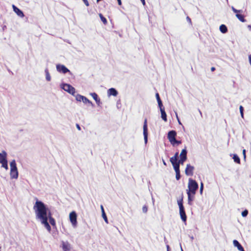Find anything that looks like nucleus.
<instances>
[{
  "mask_svg": "<svg viewBox=\"0 0 251 251\" xmlns=\"http://www.w3.org/2000/svg\"><path fill=\"white\" fill-rule=\"evenodd\" d=\"M33 209L35 211L36 218L40 220L41 224L50 232L51 227L48 222V219L50 224L53 226H56L55 220L52 217L51 212L49 210L43 202L39 201H36L33 206Z\"/></svg>",
  "mask_w": 251,
  "mask_h": 251,
  "instance_id": "obj_1",
  "label": "nucleus"
},
{
  "mask_svg": "<svg viewBox=\"0 0 251 251\" xmlns=\"http://www.w3.org/2000/svg\"><path fill=\"white\" fill-rule=\"evenodd\" d=\"M198 188L199 185L196 181L192 178H189L188 183V189L186 190L189 205H192L193 201L195 199L196 191Z\"/></svg>",
  "mask_w": 251,
  "mask_h": 251,
  "instance_id": "obj_2",
  "label": "nucleus"
},
{
  "mask_svg": "<svg viewBox=\"0 0 251 251\" xmlns=\"http://www.w3.org/2000/svg\"><path fill=\"white\" fill-rule=\"evenodd\" d=\"M179 209V214L181 220L183 222H186L187 220V216L185 213L184 206L183 205V194H181L180 198L177 201Z\"/></svg>",
  "mask_w": 251,
  "mask_h": 251,
  "instance_id": "obj_3",
  "label": "nucleus"
},
{
  "mask_svg": "<svg viewBox=\"0 0 251 251\" xmlns=\"http://www.w3.org/2000/svg\"><path fill=\"white\" fill-rule=\"evenodd\" d=\"M176 132L175 130L170 131L168 133V139L171 144L175 146L176 144L179 145L181 143V141L176 140Z\"/></svg>",
  "mask_w": 251,
  "mask_h": 251,
  "instance_id": "obj_4",
  "label": "nucleus"
},
{
  "mask_svg": "<svg viewBox=\"0 0 251 251\" xmlns=\"http://www.w3.org/2000/svg\"><path fill=\"white\" fill-rule=\"evenodd\" d=\"M0 163L1 164L2 167L8 170V164L7 160V153L5 151L0 153Z\"/></svg>",
  "mask_w": 251,
  "mask_h": 251,
  "instance_id": "obj_5",
  "label": "nucleus"
},
{
  "mask_svg": "<svg viewBox=\"0 0 251 251\" xmlns=\"http://www.w3.org/2000/svg\"><path fill=\"white\" fill-rule=\"evenodd\" d=\"M232 11L235 13L236 17L242 22H245L246 20L245 19L244 16L241 13L243 12L242 10H237L234 7H232Z\"/></svg>",
  "mask_w": 251,
  "mask_h": 251,
  "instance_id": "obj_6",
  "label": "nucleus"
},
{
  "mask_svg": "<svg viewBox=\"0 0 251 251\" xmlns=\"http://www.w3.org/2000/svg\"><path fill=\"white\" fill-rule=\"evenodd\" d=\"M62 88L69 93L74 95L75 93V90L74 87L68 84H64L63 85Z\"/></svg>",
  "mask_w": 251,
  "mask_h": 251,
  "instance_id": "obj_7",
  "label": "nucleus"
},
{
  "mask_svg": "<svg viewBox=\"0 0 251 251\" xmlns=\"http://www.w3.org/2000/svg\"><path fill=\"white\" fill-rule=\"evenodd\" d=\"M77 215L75 211H72L70 213L69 218L70 222L74 226H76L77 225Z\"/></svg>",
  "mask_w": 251,
  "mask_h": 251,
  "instance_id": "obj_8",
  "label": "nucleus"
},
{
  "mask_svg": "<svg viewBox=\"0 0 251 251\" xmlns=\"http://www.w3.org/2000/svg\"><path fill=\"white\" fill-rule=\"evenodd\" d=\"M194 170V167L190 164H187L185 170V173L187 176H192L193 175V172Z\"/></svg>",
  "mask_w": 251,
  "mask_h": 251,
  "instance_id": "obj_9",
  "label": "nucleus"
},
{
  "mask_svg": "<svg viewBox=\"0 0 251 251\" xmlns=\"http://www.w3.org/2000/svg\"><path fill=\"white\" fill-rule=\"evenodd\" d=\"M143 134H144L145 141L146 143H147V140H148V125H147V119H145L144 122Z\"/></svg>",
  "mask_w": 251,
  "mask_h": 251,
  "instance_id": "obj_10",
  "label": "nucleus"
},
{
  "mask_svg": "<svg viewBox=\"0 0 251 251\" xmlns=\"http://www.w3.org/2000/svg\"><path fill=\"white\" fill-rule=\"evenodd\" d=\"M180 159L178 160L181 164L187 159V151L186 149H183L180 154Z\"/></svg>",
  "mask_w": 251,
  "mask_h": 251,
  "instance_id": "obj_11",
  "label": "nucleus"
},
{
  "mask_svg": "<svg viewBox=\"0 0 251 251\" xmlns=\"http://www.w3.org/2000/svg\"><path fill=\"white\" fill-rule=\"evenodd\" d=\"M56 69L58 72L63 73V74H66L69 72V70L63 65H57Z\"/></svg>",
  "mask_w": 251,
  "mask_h": 251,
  "instance_id": "obj_12",
  "label": "nucleus"
},
{
  "mask_svg": "<svg viewBox=\"0 0 251 251\" xmlns=\"http://www.w3.org/2000/svg\"><path fill=\"white\" fill-rule=\"evenodd\" d=\"M12 8L13 9V11L17 14L18 16L19 17L23 18L24 17V14L23 12L18 7H17L15 5H13Z\"/></svg>",
  "mask_w": 251,
  "mask_h": 251,
  "instance_id": "obj_13",
  "label": "nucleus"
},
{
  "mask_svg": "<svg viewBox=\"0 0 251 251\" xmlns=\"http://www.w3.org/2000/svg\"><path fill=\"white\" fill-rule=\"evenodd\" d=\"M233 245L235 247H236L238 249V250L240 251H245L243 247L242 246V245L239 243V242L236 240H234L233 241Z\"/></svg>",
  "mask_w": 251,
  "mask_h": 251,
  "instance_id": "obj_14",
  "label": "nucleus"
},
{
  "mask_svg": "<svg viewBox=\"0 0 251 251\" xmlns=\"http://www.w3.org/2000/svg\"><path fill=\"white\" fill-rule=\"evenodd\" d=\"M171 163H172V165L173 166L174 169L176 172L180 171L179 165H180V164H181V163L179 162V161H178V162L177 161L173 162H171Z\"/></svg>",
  "mask_w": 251,
  "mask_h": 251,
  "instance_id": "obj_15",
  "label": "nucleus"
},
{
  "mask_svg": "<svg viewBox=\"0 0 251 251\" xmlns=\"http://www.w3.org/2000/svg\"><path fill=\"white\" fill-rule=\"evenodd\" d=\"M108 94L109 96H116L118 95V92L115 88H111L108 90Z\"/></svg>",
  "mask_w": 251,
  "mask_h": 251,
  "instance_id": "obj_16",
  "label": "nucleus"
},
{
  "mask_svg": "<svg viewBox=\"0 0 251 251\" xmlns=\"http://www.w3.org/2000/svg\"><path fill=\"white\" fill-rule=\"evenodd\" d=\"M10 176L12 178H17L18 176V170H10Z\"/></svg>",
  "mask_w": 251,
  "mask_h": 251,
  "instance_id": "obj_17",
  "label": "nucleus"
},
{
  "mask_svg": "<svg viewBox=\"0 0 251 251\" xmlns=\"http://www.w3.org/2000/svg\"><path fill=\"white\" fill-rule=\"evenodd\" d=\"M91 95L92 96L93 98L96 101V103L98 105H100V99L98 98V95L96 93H93L91 94Z\"/></svg>",
  "mask_w": 251,
  "mask_h": 251,
  "instance_id": "obj_18",
  "label": "nucleus"
},
{
  "mask_svg": "<svg viewBox=\"0 0 251 251\" xmlns=\"http://www.w3.org/2000/svg\"><path fill=\"white\" fill-rule=\"evenodd\" d=\"M161 118L162 119L165 121L167 122V115L165 112L164 109H161Z\"/></svg>",
  "mask_w": 251,
  "mask_h": 251,
  "instance_id": "obj_19",
  "label": "nucleus"
},
{
  "mask_svg": "<svg viewBox=\"0 0 251 251\" xmlns=\"http://www.w3.org/2000/svg\"><path fill=\"white\" fill-rule=\"evenodd\" d=\"M10 170H17V166L15 160H12L10 164Z\"/></svg>",
  "mask_w": 251,
  "mask_h": 251,
  "instance_id": "obj_20",
  "label": "nucleus"
},
{
  "mask_svg": "<svg viewBox=\"0 0 251 251\" xmlns=\"http://www.w3.org/2000/svg\"><path fill=\"white\" fill-rule=\"evenodd\" d=\"M62 249L64 251H69L70 250V246L68 243L64 242L62 244Z\"/></svg>",
  "mask_w": 251,
  "mask_h": 251,
  "instance_id": "obj_21",
  "label": "nucleus"
},
{
  "mask_svg": "<svg viewBox=\"0 0 251 251\" xmlns=\"http://www.w3.org/2000/svg\"><path fill=\"white\" fill-rule=\"evenodd\" d=\"M220 30L223 33H226L227 32V28L225 25H221L220 26Z\"/></svg>",
  "mask_w": 251,
  "mask_h": 251,
  "instance_id": "obj_22",
  "label": "nucleus"
},
{
  "mask_svg": "<svg viewBox=\"0 0 251 251\" xmlns=\"http://www.w3.org/2000/svg\"><path fill=\"white\" fill-rule=\"evenodd\" d=\"M100 208H101V212H102V216L103 217V218L104 219L105 222L106 223H108V220H107V217H106V214L104 212V208H103V207L102 205H101L100 206Z\"/></svg>",
  "mask_w": 251,
  "mask_h": 251,
  "instance_id": "obj_23",
  "label": "nucleus"
},
{
  "mask_svg": "<svg viewBox=\"0 0 251 251\" xmlns=\"http://www.w3.org/2000/svg\"><path fill=\"white\" fill-rule=\"evenodd\" d=\"M178 152H176V153L175 154L174 156L172 157L170 159V161L171 162H176L177 161V157H178Z\"/></svg>",
  "mask_w": 251,
  "mask_h": 251,
  "instance_id": "obj_24",
  "label": "nucleus"
},
{
  "mask_svg": "<svg viewBox=\"0 0 251 251\" xmlns=\"http://www.w3.org/2000/svg\"><path fill=\"white\" fill-rule=\"evenodd\" d=\"M99 16L100 18V20L103 23V24L106 25L107 24V21L106 19L101 13H100L99 14Z\"/></svg>",
  "mask_w": 251,
  "mask_h": 251,
  "instance_id": "obj_25",
  "label": "nucleus"
},
{
  "mask_svg": "<svg viewBox=\"0 0 251 251\" xmlns=\"http://www.w3.org/2000/svg\"><path fill=\"white\" fill-rule=\"evenodd\" d=\"M233 159L235 162H236L238 164H240V159L237 155L234 154Z\"/></svg>",
  "mask_w": 251,
  "mask_h": 251,
  "instance_id": "obj_26",
  "label": "nucleus"
},
{
  "mask_svg": "<svg viewBox=\"0 0 251 251\" xmlns=\"http://www.w3.org/2000/svg\"><path fill=\"white\" fill-rule=\"evenodd\" d=\"M82 101H83V103H89L92 105H93L92 102L84 96L83 98V100H82Z\"/></svg>",
  "mask_w": 251,
  "mask_h": 251,
  "instance_id": "obj_27",
  "label": "nucleus"
},
{
  "mask_svg": "<svg viewBox=\"0 0 251 251\" xmlns=\"http://www.w3.org/2000/svg\"><path fill=\"white\" fill-rule=\"evenodd\" d=\"M83 97L84 96L78 94L76 96L75 99L76 100L81 101L83 100Z\"/></svg>",
  "mask_w": 251,
  "mask_h": 251,
  "instance_id": "obj_28",
  "label": "nucleus"
},
{
  "mask_svg": "<svg viewBox=\"0 0 251 251\" xmlns=\"http://www.w3.org/2000/svg\"><path fill=\"white\" fill-rule=\"evenodd\" d=\"M46 79L48 80V81H50V79H51V77H50V74L48 72V71H46Z\"/></svg>",
  "mask_w": 251,
  "mask_h": 251,
  "instance_id": "obj_29",
  "label": "nucleus"
},
{
  "mask_svg": "<svg viewBox=\"0 0 251 251\" xmlns=\"http://www.w3.org/2000/svg\"><path fill=\"white\" fill-rule=\"evenodd\" d=\"M176 180H177L180 179V171L176 172Z\"/></svg>",
  "mask_w": 251,
  "mask_h": 251,
  "instance_id": "obj_30",
  "label": "nucleus"
},
{
  "mask_svg": "<svg viewBox=\"0 0 251 251\" xmlns=\"http://www.w3.org/2000/svg\"><path fill=\"white\" fill-rule=\"evenodd\" d=\"M239 109H240L241 115L242 117L243 118V115H244L243 114V110H244L243 107L242 105H240V107H239Z\"/></svg>",
  "mask_w": 251,
  "mask_h": 251,
  "instance_id": "obj_31",
  "label": "nucleus"
},
{
  "mask_svg": "<svg viewBox=\"0 0 251 251\" xmlns=\"http://www.w3.org/2000/svg\"><path fill=\"white\" fill-rule=\"evenodd\" d=\"M248 214V211L247 210H245L242 212V216L243 217H246Z\"/></svg>",
  "mask_w": 251,
  "mask_h": 251,
  "instance_id": "obj_32",
  "label": "nucleus"
},
{
  "mask_svg": "<svg viewBox=\"0 0 251 251\" xmlns=\"http://www.w3.org/2000/svg\"><path fill=\"white\" fill-rule=\"evenodd\" d=\"M158 104L160 110L161 109H164V108L163 107V104L161 100L159 101Z\"/></svg>",
  "mask_w": 251,
  "mask_h": 251,
  "instance_id": "obj_33",
  "label": "nucleus"
},
{
  "mask_svg": "<svg viewBox=\"0 0 251 251\" xmlns=\"http://www.w3.org/2000/svg\"><path fill=\"white\" fill-rule=\"evenodd\" d=\"M142 211L144 213H146L148 211V206L146 205L143 206Z\"/></svg>",
  "mask_w": 251,
  "mask_h": 251,
  "instance_id": "obj_34",
  "label": "nucleus"
},
{
  "mask_svg": "<svg viewBox=\"0 0 251 251\" xmlns=\"http://www.w3.org/2000/svg\"><path fill=\"white\" fill-rule=\"evenodd\" d=\"M155 96H156L157 102H158L159 101L161 100L160 98L159 95V94L158 93H156Z\"/></svg>",
  "mask_w": 251,
  "mask_h": 251,
  "instance_id": "obj_35",
  "label": "nucleus"
},
{
  "mask_svg": "<svg viewBox=\"0 0 251 251\" xmlns=\"http://www.w3.org/2000/svg\"><path fill=\"white\" fill-rule=\"evenodd\" d=\"M203 189V184L202 182H201V186H200V193L201 194L202 193Z\"/></svg>",
  "mask_w": 251,
  "mask_h": 251,
  "instance_id": "obj_36",
  "label": "nucleus"
},
{
  "mask_svg": "<svg viewBox=\"0 0 251 251\" xmlns=\"http://www.w3.org/2000/svg\"><path fill=\"white\" fill-rule=\"evenodd\" d=\"M82 0L87 6H89V4L88 1L87 0Z\"/></svg>",
  "mask_w": 251,
  "mask_h": 251,
  "instance_id": "obj_37",
  "label": "nucleus"
},
{
  "mask_svg": "<svg viewBox=\"0 0 251 251\" xmlns=\"http://www.w3.org/2000/svg\"><path fill=\"white\" fill-rule=\"evenodd\" d=\"M243 154L244 158H246V150L245 149H244L243 150Z\"/></svg>",
  "mask_w": 251,
  "mask_h": 251,
  "instance_id": "obj_38",
  "label": "nucleus"
},
{
  "mask_svg": "<svg viewBox=\"0 0 251 251\" xmlns=\"http://www.w3.org/2000/svg\"><path fill=\"white\" fill-rule=\"evenodd\" d=\"M249 59L250 64L251 65V54L249 55Z\"/></svg>",
  "mask_w": 251,
  "mask_h": 251,
  "instance_id": "obj_39",
  "label": "nucleus"
},
{
  "mask_svg": "<svg viewBox=\"0 0 251 251\" xmlns=\"http://www.w3.org/2000/svg\"><path fill=\"white\" fill-rule=\"evenodd\" d=\"M76 126L77 128L79 130H80L81 129L80 126H79V125L78 124H77L76 125Z\"/></svg>",
  "mask_w": 251,
  "mask_h": 251,
  "instance_id": "obj_40",
  "label": "nucleus"
},
{
  "mask_svg": "<svg viewBox=\"0 0 251 251\" xmlns=\"http://www.w3.org/2000/svg\"><path fill=\"white\" fill-rule=\"evenodd\" d=\"M119 5H121L122 4L121 0H117Z\"/></svg>",
  "mask_w": 251,
  "mask_h": 251,
  "instance_id": "obj_41",
  "label": "nucleus"
},
{
  "mask_svg": "<svg viewBox=\"0 0 251 251\" xmlns=\"http://www.w3.org/2000/svg\"><path fill=\"white\" fill-rule=\"evenodd\" d=\"M215 70V68L214 67H211V71L212 72H213V71H214Z\"/></svg>",
  "mask_w": 251,
  "mask_h": 251,
  "instance_id": "obj_42",
  "label": "nucleus"
},
{
  "mask_svg": "<svg viewBox=\"0 0 251 251\" xmlns=\"http://www.w3.org/2000/svg\"><path fill=\"white\" fill-rule=\"evenodd\" d=\"M187 19L189 22H191V19L189 17H187Z\"/></svg>",
  "mask_w": 251,
  "mask_h": 251,
  "instance_id": "obj_43",
  "label": "nucleus"
},
{
  "mask_svg": "<svg viewBox=\"0 0 251 251\" xmlns=\"http://www.w3.org/2000/svg\"><path fill=\"white\" fill-rule=\"evenodd\" d=\"M143 5L145 4V0H141Z\"/></svg>",
  "mask_w": 251,
  "mask_h": 251,
  "instance_id": "obj_44",
  "label": "nucleus"
},
{
  "mask_svg": "<svg viewBox=\"0 0 251 251\" xmlns=\"http://www.w3.org/2000/svg\"><path fill=\"white\" fill-rule=\"evenodd\" d=\"M163 164H164V165H165V166H166V165H167V164H166V162H165V161H164V160H163Z\"/></svg>",
  "mask_w": 251,
  "mask_h": 251,
  "instance_id": "obj_45",
  "label": "nucleus"
},
{
  "mask_svg": "<svg viewBox=\"0 0 251 251\" xmlns=\"http://www.w3.org/2000/svg\"><path fill=\"white\" fill-rule=\"evenodd\" d=\"M182 251H183L182 250Z\"/></svg>",
  "mask_w": 251,
  "mask_h": 251,
  "instance_id": "obj_46",
  "label": "nucleus"
}]
</instances>
